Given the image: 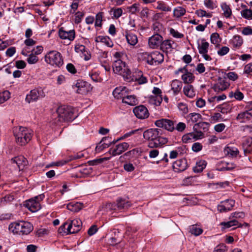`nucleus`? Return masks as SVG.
<instances>
[{
	"label": "nucleus",
	"instance_id": "nucleus-1",
	"mask_svg": "<svg viewBox=\"0 0 252 252\" xmlns=\"http://www.w3.org/2000/svg\"><path fill=\"white\" fill-rule=\"evenodd\" d=\"M162 131L159 128H150L144 131L143 137L149 141L148 147L150 148L161 147L168 142V139L162 136Z\"/></svg>",
	"mask_w": 252,
	"mask_h": 252
},
{
	"label": "nucleus",
	"instance_id": "nucleus-2",
	"mask_svg": "<svg viewBox=\"0 0 252 252\" xmlns=\"http://www.w3.org/2000/svg\"><path fill=\"white\" fill-rule=\"evenodd\" d=\"M72 109L66 105L59 106L52 116L53 124L60 125L61 123L72 121L74 118Z\"/></svg>",
	"mask_w": 252,
	"mask_h": 252
},
{
	"label": "nucleus",
	"instance_id": "nucleus-3",
	"mask_svg": "<svg viewBox=\"0 0 252 252\" xmlns=\"http://www.w3.org/2000/svg\"><path fill=\"white\" fill-rule=\"evenodd\" d=\"M16 143L23 146L27 144L32 139L33 131L23 126L15 127L13 129Z\"/></svg>",
	"mask_w": 252,
	"mask_h": 252
},
{
	"label": "nucleus",
	"instance_id": "nucleus-4",
	"mask_svg": "<svg viewBox=\"0 0 252 252\" xmlns=\"http://www.w3.org/2000/svg\"><path fill=\"white\" fill-rule=\"evenodd\" d=\"M32 224L28 221H15L9 225V230L14 234L19 235H28L32 231Z\"/></svg>",
	"mask_w": 252,
	"mask_h": 252
},
{
	"label": "nucleus",
	"instance_id": "nucleus-5",
	"mask_svg": "<svg viewBox=\"0 0 252 252\" xmlns=\"http://www.w3.org/2000/svg\"><path fill=\"white\" fill-rule=\"evenodd\" d=\"M45 60L47 63L56 67H60L63 63L61 53L56 51L49 52L45 56Z\"/></svg>",
	"mask_w": 252,
	"mask_h": 252
},
{
	"label": "nucleus",
	"instance_id": "nucleus-6",
	"mask_svg": "<svg viewBox=\"0 0 252 252\" xmlns=\"http://www.w3.org/2000/svg\"><path fill=\"white\" fill-rule=\"evenodd\" d=\"M44 197L43 194L35 196L34 199H31L27 201L26 207L31 212H35L40 209L39 201L42 200Z\"/></svg>",
	"mask_w": 252,
	"mask_h": 252
},
{
	"label": "nucleus",
	"instance_id": "nucleus-7",
	"mask_svg": "<svg viewBox=\"0 0 252 252\" xmlns=\"http://www.w3.org/2000/svg\"><path fill=\"white\" fill-rule=\"evenodd\" d=\"M147 63L150 65H157L163 62V55L158 51H155L147 56Z\"/></svg>",
	"mask_w": 252,
	"mask_h": 252
},
{
	"label": "nucleus",
	"instance_id": "nucleus-8",
	"mask_svg": "<svg viewBox=\"0 0 252 252\" xmlns=\"http://www.w3.org/2000/svg\"><path fill=\"white\" fill-rule=\"evenodd\" d=\"M155 124L157 127L163 128L170 132H172L175 129V122L169 119L158 120L155 122Z\"/></svg>",
	"mask_w": 252,
	"mask_h": 252
},
{
	"label": "nucleus",
	"instance_id": "nucleus-9",
	"mask_svg": "<svg viewBox=\"0 0 252 252\" xmlns=\"http://www.w3.org/2000/svg\"><path fill=\"white\" fill-rule=\"evenodd\" d=\"M45 96V93L41 88H38L31 91L29 94H27L26 101L28 103L36 101L40 98H43Z\"/></svg>",
	"mask_w": 252,
	"mask_h": 252
},
{
	"label": "nucleus",
	"instance_id": "nucleus-10",
	"mask_svg": "<svg viewBox=\"0 0 252 252\" xmlns=\"http://www.w3.org/2000/svg\"><path fill=\"white\" fill-rule=\"evenodd\" d=\"M133 112L135 116L140 119L147 118L149 116L147 108L143 105H140L134 107L133 110Z\"/></svg>",
	"mask_w": 252,
	"mask_h": 252
},
{
	"label": "nucleus",
	"instance_id": "nucleus-11",
	"mask_svg": "<svg viewBox=\"0 0 252 252\" xmlns=\"http://www.w3.org/2000/svg\"><path fill=\"white\" fill-rule=\"evenodd\" d=\"M128 147L129 144L127 143L123 142L116 145L114 148H111L109 151V153L113 156L119 155L126 151Z\"/></svg>",
	"mask_w": 252,
	"mask_h": 252
},
{
	"label": "nucleus",
	"instance_id": "nucleus-12",
	"mask_svg": "<svg viewBox=\"0 0 252 252\" xmlns=\"http://www.w3.org/2000/svg\"><path fill=\"white\" fill-rule=\"evenodd\" d=\"M176 44L175 43L174 41L170 39H166L162 41L160 49L163 52L168 53L169 52H171L173 49L176 48Z\"/></svg>",
	"mask_w": 252,
	"mask_h": 252
},
{
	"label": "nucleus",
	"instance_id": "nucleus-13",
	"mask_svg": "<svg viewBox=\"0 0 252 252\" xmlns=\"http://www.w3.org/2000/svg\"><path fill=\"white\" fill-rule=\"evenodd\" d=\"M163 37L158 33H156L149 39V45L150 48L155 49L158 48L159 46H160Z\"/></svg>",
	"mask_w": 252,
	"mask_h": 252
},
{
	"label": "nucleus",
	"instance_id": "nucleus-14",
	"mask_svg": "<svg viewBox=\"0 0 252 252\" xmlns=\"http://www.w3.org/2000/svg\"><path fill=\"white\" fill-rule=\"evenodd\" d=\"M76 86L78 88L77 93L82 94H87L92 89L89 83L80 80L77 82Z\"/></svg>",
	"mask_w": 252,
	"mask_h": 252
},
{
	"label": "nucleus",
	"instance_id": "nucleus-15",
	"mask_svg": "<svg viewBox=\"0 0 252 252\" xmlns=\"http://www.w3.org/2000/svg\"><path fill=\"white\" fill-rule=\"evenodd\" d=\"M81 225L82 221L80 219H74L68 225L67 232L70 233H77L80 230Z\"/></svg>",
	"mask_w": 252,
	"mask_h": 252
},
{
	"label": "nucleus",
	"instance_id": "nucleus-16",
	"mask_svg": "<svg viewBox=\"0 0 252 252\" xmlns=\"http://www.w3.org/2000/svg\"><path fill=\"white\" fill-rule=\"evenodd\" d=\"M229 86V84L224 79L221 78H219L218 82L215 84L212 87L214 91L216 93H220L225 91Z\"/></svg>",
	"mask_w": 252,
	"mask_h": 252
},
{
	"label": "nucleus",
	"instance_id": "nucleus-17",
	"mask_svg": "<svg viewBox=\"0 0 252 252\" xmlns=\"http://www.w3.org/2000/svg\"><path fill=\"white\" fill-rule=\"evenodd\" d=\"M187 161L186 159L176 160L173 164V168L175 172H180L185 171L188 167Z\"/></svg>",
	"mask_w": 252,
	"mask_h": 252
},
{
	"label": "nucleus",
	"instance_id": "nucleus-18",
	"mask_svg": "<svg viewBox=\"0 0 252 252\" xmlns=\"http://www.w3.org/2000/svg\"><path fill=\"white\" fill-rule=\"evenodd\" d=\"M59 35L63 39H68L70 41H72L75 37V32L73 30L66 32L63 28H61L59 31Z\"/></svg>",
	"mask_w": 252,
	"mask_h": 252
},
{
	"label": "nucleus",
	"instance_id": "nucleus-19",
	"mask_svg": "<svg viewBox=\"0 0 252 252\" xmlns=\"http://www.w3.org/2000/svg\"><path fill=\"white\" fill-rule=\"evenodd\" d=\"M252 118V109L244 111L240 113L236 117V120L241 123L250 120Z\"/></svg>",
	"mask_w": 252,
	"mask_h": 252
},
{
	"label": "nucleus",
	"instance_id": "nucleus-20",
	"mask_svg": "<svg viewBox=\"0 0 252 252\" xmlns=\"http://www.w3.org/2000/svg\"><path fill=\"white\" fill-rule=\"evenodd\" d=\"M125 67V63L121 60H117L113 64V70L115 73L123 74Z\"/></svg>",
	"mask_w": 252,
	"mask_h": 252
},
{
	"label": "nucleus",
	"instance_id": "nucleus-21",
	"mask_svg": "<svg viewBox=\"0 0 252 252\" xmlns=\"http://www.w3.org/2000/svg\"><path fill=\"white\" fill-rule=\"evenodd\" d=\"M11 164H16L19 170H22L26 165L27 161L23 156L15 157L11 159Z\"/></svg>",
	"mask_w": 252,
	"mask_h": 252
},
{
	"label": "nucleus",
	"instance_id": "nucleus-22",
	"mask_svg": "<svg viewBox=\"0 0 252 252\" xmlns=\"http://www.w3.org/2000/svg\"><path fill=\"white\" fill-rule=\"evenodd\" d=\"M210 125L207 122H199L194 125L193 129L194 131H196L199 135H198L197 137L202 136L203 133L201 131L198 132L197 130L202 129L204 131H207L209 129Z\"/></svg>",
	"mask_w": 252,
	"mask_h": 252
},
{
	"label": "nucleus",
	"instance_id": "nucleus-23",
	"mask_svg": "<svg viewBox=\"0 0 252 252\" xmlns=\"http://www.w3.org/2000/svg\"><path fill=\"white\" fill-rule=\"evenodd\" d=\"M182 82L178 80L172 81L171 84V91H173L174 95L178 94L181 91L182 88Z\"/></svg>",
	"mask_w": 252,
	"mask_h": 252
},
{
	"label": "nucleus",
	"instance_id": "nucleus-24",
	"mask_svg": "<svg viewBox=\"0 0 252 252\" xmlns=\"http://www.w3.org/2000/svg\"><path fill=\"white\" fill-rule=\"evenodd\" d=\"M116 208L121 210L127 209L131 206V203L128 201L122 198H118L116 201Z\"/></svg>",
	"mask_w": 252,
	"mask_h": 252
},
{
	"label": "nucleus",
	"instance_id": "nucleus-25",
	"mask_svg": "<svg viewBox=\"0 0 252 252\" xmlns=\"http://www.w3.org/2000/svg\"><path fill=\"white\" fill-rule=\"evenodd\" d=\"M122 102L134 106L138 103V100L134 95H126V96H124L123 97Z\"/></svg>",
	"mask_w": 252,
	"mask_h": 252
},
{
	"label": "nucleus",
	"instance_id": "nucleus-26",
	"mask_svg": "<svg viewBox=\"0 0 252 252\" xmlns=\"http://www.w3.org/2000/svg\"><path fill=\"white\" fill-rule=\"evenodd\" d=\"M220 225L222 226V229L229 228L232 226H236L234 228L242 227V225L240 224L238 221L235 219L227 222H221Z\"/></svg>",
	"mask_w": 252,
	"mask_h": 252
},
{
	"label": "nucleus",
	"instance_id": "nucleus-27",
	"mask_svg": "<svg viewBox=\"0 0 252 252\" xmlns=\"http://www.w3.org/2000/svg\"><path fill=\"white\" fill-rule=\"evenodd\" d=\"M183 92L185 95L189 98H193L195 96V92L194 90V88L191 85L185 86L183 88Z\"/></svg>",
	"mask_w": 252,
	"mask_h": 252
},
{
	"label": "nucleus",
	"instance_id": "nucleus-28",
	"mask_svg": "<svg viewBox=\"0 0 252 252\" xmlns=\"http://www.w3.org/2000/svg\"><path fill=\"white\" fill-rule=\"evenodd\" d=\"M83 207V204L81 202L70 203L67 205L68 210L74 212L79 211Z\"/></svg>",
	"mask_w": 252,
	"mask_h": 252
},
{
	"label": "nucleus",
	"instance_id": "nucleus-29",
	"mask_svg": "<svg viewBox=\"0 0 252 252\" xmlns=\"http://www.w3.org/2000/svg\"><path fill=\"white\" fill-rule=\"evenodd\" d=\"M231 43L234 48L239 49L243 43V38L239 35H235L231 40Z\"/></svg>",
	"mask_w": 252,
	"mask_h": 252
},
{
	"label": "nucleus",
	"instance_id": "nucleus-30",
	"mask_svg": "<svg viewBox=\"0 0 252 252\" xmlns=\"http://www.w3.org/2000/svg\"><path fill=\"white\" fill-rule=\"evenodd\" d=\"M152 93L154 94L157 95V96H156L157 99L155 100V104L157 106L160 105V103H161V102L162 101V98L161 97V94L162 93L161 90L158 88L154 87L153 88Z\"/></svg>",
	"mask_w": 252,
	"mask_h": 252
},
{
	"label": "nucleus",
	"instance_id": "nucleus-31",
	"mask_svg": "<svg viewBox=\"0 0 252 252\" xmlns=\"http://www.w3.org/2000/svg\"><path fill=\"white\" fill-rule=\"evenodd\" d=\"M201 44H198V49L200 54H204L208 53V49L209 46L208 42L205 41V39H202Z\"/></svg>",
	"mask_w": 252,
	"mask_h": 252
},
{
	"label": "nucleus",
	"instance_id": "nucleus-32",
	"mask_svg": "<svg viewBox=\"0 0 252 252\" xmlns=\"http://www.w3.org/2000/svg\"><path fill=\"white\" fill-rule=\"evenodd\" d=\"M194 76L191 72L187 71V72H185V73L183 74L182 76V79L184 81V83L185 84H189L192 83L194 80Z\"/></svg>",
	"mask_w": 252,
	"mask_h": 252
},
{
	"label": "nucleus",
	"instance_id": "nucleus-33",
	"mask_svg": "<svg viewBox=\"0 0 252 252\" xmlns=\"http://www.w3.org/2000/svg\"><path fill=\"white\" fill-rule=\"evenodd\" d=\"M206 162L205 160H201L197 162L195 166L193 168V171L195 173L201 172L206 167Z\"/></svg>",
	"mask_w": 252,
	"mask_h": 252
},
{
	"label": "nucleus",
	"instance_id": "nucleus-34",
	"mask_svg": "<svg viewBox=\"0 0 252 252\" xmlns=\"http://www.w3.org/2000/svg\"><path fill=\"white\" fill-rule=\"evenodd\" d=\"M126 33V36L127 43L130 45H135L138 42L136 35L133 33H127V32Z\"/></svg>",
	"mask_w": 252,
	"mask_h": 252
},
{
	"label": "nucleus",
	"instance_id": "nucleus-35",
	"mask_svg": "<svg viewBox=\"0 0 252 252\" xmlns=\"http://www.w3.org/2000/svg\"><path fill=\"white\" fill-rule=\"evenodd\" d=\"M107 139H108V137H103L101 141L96 146L95 150H96V152H100L101 151H102L103 149H105L106 148L109 147L111 145V144L112 143L114 144L113 143V142H110L109 144H107V143H102V142L103 141H105Z\"/></svg>",
	"mask_w": 252,
	"mask_h": 252
},
{
	"label": "nucleus",
	"instance_id": "nucleus-36",
	"mask_svg": "<svg viewBox=\"0 0 252 252\" xmlns=\"http://www.w3.org/2000/svg\"><path fill=\"white\" fill-rule=\"evenodd\" d=\"M81 157V156L74 157L73 158H70L69 160H60L59 161L52 162V163H51L49 165H47L46 166V167L49 168V167L53 166H62V165L65 164L66 163H67L68 162H69V161H70L71 160H73L74 159L79 158H80Z\"/></svg>",
	"mask_w": 252,
	"mask_h": 252
},
{
	"label": "nucleus",
	"instance_id": "nucleus-37",
	"mask_svg": "<svg viewBox=\"0 0 252 252\" xmlns=\"http://www.w3.org/2000/svg\"><path fill=\"white\" fill-rule=\"evenodd\" d=\"M224 153L226 155L231 157H236L239 152L236 148H230L227 147L224 149Z\"/></svg>",
	"mask_w": 252,
	"mask_h": 252
},
{
	"label": "nucleus",
	"instance_id": "nucleus-38",
	"mask_svg": "<svg viewBox=\"0 0 252 252\" xmlns=\"http://www.w3.org/2000/svg\"><path fill=\"white\" fill-rule=\"evenodd\" d=\"M228 96L230 98L234 97L237 100H242L244 98V94L239 90L235 92H230L229 93Z\"/></svg>",
	"mask_w": 252,
	"mask_h": 252
},
{
	"label": "nucleus",
	"instance_id": "nucleus-39",
	"mask_svg": "<svg viewBox=\"0 0 252 252\" xmlns=\"http://www.w3.org/2000/svg\"><path fill=\"white\" fill-rule=\"evenodd\" d=\"M189 232L195 236H198L203 232L202 228L198 227L196 225H191L189 227Z\"/></svg>",
	"mask_w": 252,
	"mask_h": 252
},
{
	"label": "nucleus",
	"instance_id": "nucleus-40",
	"mask_svg": "<svg viewBox=\"0 0 252 252\" xmlns=\"http://www.w3.org/2000/svg\"><path fill=\"white\" fill-rule=\"evenodd\" d=\"M186 10L183 7L179 6L175 8L173 11V15L176 18H180L184 15Z\"/></svg>",
	"mask_w": 252,
	"mask_h": 252
},
{
	"label": "nucleus",
	"instance_id": "nucleus-41",
	"mask_svg": "<svg viewBox=\"0 0 252 252\" xmlns=\"http://www.w3.org/2000/svg\"><path fill=\"white\" fill-rule=\"evenodd\" d=\"M110 158V157L109 158H99L94 159V160H89L88 161V163L89 165H96L99 164L103 162L108 160Z\"/></svg>",
	"mask_w": 252,
	"mask_h": 252
},
{
	"label": "nucleus",
	"instance_id": "nucleus-42",
	"mask_svg": "<svg viewBox=\"0 0 252 252\" xmlns=\"http://www.w3.org/2000/svg\"><path fill=\"white\" fill-rule=\"evenodd\" d=\"M221 7L223 11V15L226 18H229L231 15L232 11L229 6L226 3H223L221 5Z\"/></svg>",
	"mask_w": 252,
	"mask_h": 252
},
{
	"label": "nucleus",
	"instance_id": "nucleus-43",
	"mask_svg": "<svg viewBox=\"0 0 252 252\" xmlns=\"http://www.w3.org/2000/svg\"><path fill=\"white\" fill-rule=\"evenodd\" d=\"M196 176H189L185 178L183 181V184L185 186L192 185L196 182Z\"/></svg>",
	"mask_w": 252,
	"mask_h": 252
},
{
	"label": "nucleus",
	"instance_id": "nucleus-44",
	"mask_svg": "<svg viewBox=\"0 0 252 252\" xmlns=\"http://www.w3.org/2000/svg\"><path fill=\"white\" fill-rule=\"evenodd\" d=\"M124 90L121 88H116L113 92V95L117 99H122L124 97Z\"/></svg>",
	"mask_w": 252,
	"mask_h": 252
},
{
	"label": "nucleus",
	"instance_id": "nucleus-45",
	"mask_svg": "<svg viewBox=\"0 0 252 252\" xmlns=\"http://www.w3.org/2000/svg\"><path fill=\"white\" fill-rule=\"evenodd\" d=\"M10 98V93L4 91L0 93V104L4 103Z\"/></svg>",
	"mask_w": 252,
	"mask_h": 252
},
{
	"label": "nucleus",
	"instance_id": "nucleus-46",
	"mask_svg": "<svg viewBox=\"0 0 252 252\" xmlns=\"http://www.w3.org/2000/svg\"><path fill=\"white\" fill-rule=\"evenodd\" d=\"M196 137L197 136H195L193 133H189L183 136L182 141L184 143H187L191 142L193 138Z\"/></svg>",
	"mask_w": 252,
	"mask_h": 252
},
{
	"label": "nucleus",
	"instance_id": "nucleus-47",
	"mask_svg": "<svg viewBox=\"0 0 252 252\" xmlns=\"http://www.w3.org/2000/svg\"><path fill=\"white\" fill-rule=\"evenodd\" d=\"M242 16L248 20L252 19V10L246 9L241 11Z\"/></svg>",
	"mask_w": 252,
	"mask_h": 252
},
{
	"label": "nucleus",
	"instance_id": "nucleus-48",
	"mask_svg": "<svg viewBox=\"0 0 252 252\" xmlns=\"http://www.w3.org/2000/svg\"><path fill=\"white\" fill-rule=\"evenodd\" d=\"M210 39L211 43L214 44H219L221 41L219 34L217 32L212 33Z\"/></svg>",
	"mask_w": 252,
	"mask_h": 252
},
{
	"label": "nucleus",
	"instance_id": "nucleus-49",
	"mask_svg": "<svg viewBox=\"0 0 252 252\" xmlns=\"http://www.w3.org/2000/svg\"><path fill=\"white\" fill-rule=\"evenodd\" d=\"M188 117L192 122L196 123L201 119V115L199 113H191L189 115Z\"/></svg>",
	"mask_w": 252,
	"mask_h": 252
},
{
	"label": "nucleus",
	"instance_id": "nucleus-50",
	"mask_svg": "<svg viewBox=\"0 0 252 252\" xmlns=\"http://www.w3.org/2000/svg\"><path fill=\"white\" fill-rule=\"evenodd\" d=\"M120 75H122L127 81L130 82V81L133 80V79L131 78V73L130 70L127 69L126 67H125V70H124L123 74H120Z\"/></svg>",
	"mask_w": 252,
	"mask_h": 252
},
{
	"label": "nucleus",
	"instance_id": "nucleus-51",
	"mask_svg": "<svg viewBox=\"0 0 252 252\" xmlns=\"http://www.w3.org/2000/svg\"><path fill=\"white\" fill-rule=\"evenodd\" d=\"M113 12V18L117 19L120 17L123 14V10L121 8H112L110 10L111 12Z\"/></svg>",
	"mask_w": 252,
	"mask_h": 252
},
{
	"label": "nucleus",
	"instance_id": "nucleus-52",
	"mask_svg": "<svg viewBox=\"0 0 252 252\" xmlns=\"http://www.w3.org/2000/svg\"><path fill=\"white\" fill-rule=\"evenodd\" d=\"M103 16V13L102 12H100L96 15L95 22V26L101 27Z\"/></svg>",
	"mask_w": 252,
	"mask_h": 252
},
{
	"label": "nucleus",
	"instance_id": "nucleus-53",
	"mask_svg": "<svg viewBox=\"0 0 252 252\" xmlns=\"http://www.w3.org/2000/svg\"><path fill=\"white\" fill-rule=\"evenodd\" d=\"M228 211L231 210L235 204V201L232 199H227L222 202Z\"/></svg>",
	"mask_w": 252,
	"mask_h": 252
},
{
	"label": "nucleus",
	"instance_id": "nucleus-54",
	"mask_svg": "<svg viewBox=\"0 0 252 252\" xmlns=\"http://www.w3.org/2000/svg\"><path fill=\"white\" fill-rule=\"evenodd\" d=\"M102 207L106 212L113 210H116V205L115 203H107L103 205Z\"/></svg>",
	"mask_w": 252,
	"mask_h": 252
},
{
	"label": "nucleus",
	"instance_id": "nucleus-55",
	"mask_svg": "<svg viewBox=\"0 0 252 252\" xmlns=\"http://www.w3.org/2000/svg\"><path fill=\"white\" fill-rule=\"evenodd\" d=\"M218 111L222 114H226L230 112V108L228 105L224 104L218 107Z\"/></svg>",
	"mask_w": 252,
	"mask_h": 252
},
{
	"label": "nucleus",
	"instance_id": "nucleus-56",
	"mask_svg": "<svg viewBox=\"0 0 252 252\" xmlns=\"http://www.w3.org/2000/svg\"><path fill=\"white\" fill-rule=\"evenodd\" d=\"M38 61V58L33 53H31L27 59V62L29 64H34Z\"/></svg>",
	"mask_w": 252,
	"mask_h": 252
},
{
	"label": "nucleus",
	"instance_id": "nucleus-57",
	"mask_svg": "<svg viewBox=\"0 0 252 252\" xmlns=\"http://www.w3.org/2000/svg\"><path fill=\"white\" fill-rule=\"evenodd\" d=\"M157 8L163 11H170L171 10V7L167 6L164 3L161 2H158Z\"/></svg>",
	"mask_w": 252,
	"mask_h": 252
},
{
	"label": "nucleus",
	"instance_id": "nucleus-58",
	"mask_svg": "<svg viewBox=\"0 0 252 252\" xmlns=\"http://www.w3.org/2000/svg\"><path fill=\"white\" fill-rule=\"evenodd\" d=\"M227 250V247L224 244H222L216 247L213 252H226Z\"/></svg>",
	"mask_w": 252,
	"mask_h": 252
},
{
	"label": "nucleus",
	"instance_id": "nucleus-59",
	"mask_svg": "<svg viewBox=\"0 0 252 252\" xmlns=\"http://www.w3.org/2000/svg\"><path fill=\"white\" fill-rule=\"evenodd\" d=\"M139 150L137 148L133 149L132 150H130L128 152H127L125 154V156L126 157H128L129 158H133L134 156L138 155Z\"/></svg>",
	"mask_w": 252,
	"mask_h": 252
},
{
	"label": "nucleus",
	"instance_id": "nucleus-60",
	"mask_svg": "<svg viewBox=\"0 0 252 252\" xmlns=\"http://www.w3.org/2000/svg\"><path fill=\"white\" fill-rule=\"evenodd\" d=\"M84 14L83 12L78 11L75 13L74 22L76 24H78L81 22L82 18L84 16Z\"/></svg>",
	"mask_w": 252,
	"mask_h": 252
},
{
	"label": "nucleus",
	"instance_id": "nucleus-61",
	"mask_svg": "<svg viewBox=\"0 0 252 252\" xmlns=\"http://www.w3.org/2000/svg\"><path fill=\"white\" fill-rule=\"evenodd\" d=\"M101 42L104 43L108 47H112L113 45L111 39L108 36H102Z\"/></svg>",
	"mask_w": 252,
	"mask_h": 252
},
{
	"label": "nucleus",
	"instance_id": "nucleus-62",
	"mask_svg": "<svg viewBox=\"0 0 252 252\" xmlns=\"http://www.w3.org/2000/svg\"><path fill=\"white\" fill-rule=\"evenodd\" d=\"M139 73H140L139 75L140 76V77L136 78L135 80L137 82L138 84L140 85L146 83L147 82V78L143 76L141 71H140Z\"/></svg>",
	"mask_w": 252,
	"mask_h": 252
},
{
	"label": "nucleus",
	"instance_id": "nucleus-63",
	"mask_svg": "<svg viewBox=\"0 0 252 252\" xmlns=\"http://www.w3.org/2000/svg\"><path fill=\"white\" fill-rule=\"evenodd\" d=\"M186 125L184 123L179 122L177 124H175V129L179 132H183L186 128Z\"/></svg>",
	"mask_w": 252,
	"mask_h": 252
},
{
	"label": "nucleus",
	"instance_id": "nucleus-64",
	"mask_svg": "<svg viewBox=\"0 0 252 252\" xmlns=\"http://www.w3.org/2000/svg\"><path fill=\"white\" fill-rule=\"evenodd\" d=\"M178 107L184 114H187L188 112V107L187 105L184 103H179L178 104Z\"/></svg>",
	"mask_w": 252,
	"mask_h": 252
}]
</instances>
